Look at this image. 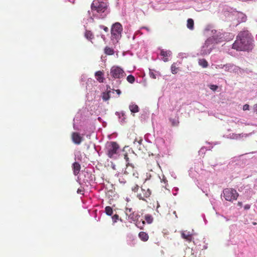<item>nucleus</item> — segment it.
<instances>
[{"mask_svg":"<svg viewBox=\"0 0 257 257\" xmlns=\"http://www.w3.org/2000/svg\"><path fill=\"white\" fill-rule=\"evenodd\" d=\"M253 48V38L248 31L240 32L232 44V48L237 51L249 52Z\"/></svg>","mask_w":257,"mask_h":257,"instance_id":"f257e3e1","label":"nucleus"},{"mask_svg":"<svg viewBox=\"0 0 257 257\" xmlns=\"http://www.w3.org/2000/svg\"><path fill=\"white\" fill-rule=\"evenodd\" d=\"M119 149V145L116 142H107L105 147V153L109 158L116 159Z\"/></svg>","mask_w":257,"mask_h":257,"instance_id":"f03ea898","label":"nucleus"},{"mask_svg":"<svg viewBox=\"0 0 257 257\" xmlns=\"http://www.w3.org/2000/svg\"><path fill=\"white\" fill-rule=\"evenodd\" d=\"M122 31V27L119 23L116 22L113 24L111 28V40L119 39Z\"/></svg>","mask_w":257,"mask_h":257,"instance_id":"7ed1b4c3","label":"nucleus"},{"mask_svg":"<svg viewBox=\"0 0 257 257\" xmlns=\"http://www.w3.org/2000/svg\"><path fill=\"white\" fill-rule=\"evenodd\" d=\"M223 196L227 201H232L236 200L238 194L234 189L226 188L223 191Z\"/></svg>","mask_w":257,"mask_h":257,"instance_id":"20e7f679","label":"nucleus"},{"mask_svg":"<svg viewBox=\"0 0 257 257\" xmlns=\"http://www.w3.org/2000/svg\"><path fill=\"white\" fill-rule=\"evenodd\" d=\"M92 11H96L97 13H103L107 9L106 4L104 2H100L94 1L91 5Z\"/></svg>","mask_w":257,"mask_h":257,"instance_id":"39448f33","label":"nucleus"},{"mask_svg":"<svg viewBox=\"0 0 257 257\" xmlns=\"http://www.w3.org/2000/svg\"><path fill=\"white\" fill-rule=\"evenodd\" d=\"M123 70L118 66H113L110 69L111 75L115 78H120L124 76Z\"/></svg>","mask_w":257,"mask_h":257,"instance_id":"423d86ee","label":"nucleus"},{"mask_svg":"<svg viewBox=\"0 0 257 257\" xmlns=\"http://www.w3.org/2000/svg\"><path fill=\"white\" fill-rule=\"evenodd\" d=\"M240 189L243 191V195L247 199H250L255 194L256 192L253 191L250 186L246 185L242 187H240Z\"/></svg>","mask_w":257,"mask_h":257,"instance_id":"0eeeda50","label":"nucleus"},{"mask_svg":"<svg viewBox=\"0 0 257 257\" xmlns=\"http://www.w3.org/2000/svg\"><path fill=\"white\" fill-rule=\"evenodd\" d=\"M221 68H224L226 71L236 73L238 71L240 67L232 63H227L225 65H221Z\"/></svg>","mask_w":257,"mask_h":257,"instance_id":"6e6552de","label":"nucleus"},{"mask_svg":"<svg viewBox=\"0 0 257 257\" xmlns=\"http://www.w3.org/2000/svg\"><path fill=\"white\" fill-rule=\"evenodd\" d=\"M213 49V47H208L204 44L201 48L200 54L202 56L208 55L211 53Z\"/></svg>","mask_w":257,"mask_h":257,"instance_id":"1a4fd4ad","label":"nucleus"},{"mask_svg":"<svg viewBox=\"0 0 257 257\" xmlns=\"http://www.w3.org/2000/svg\"><path fill=\"white\" fill-rule=\"evenodd\" d=\"M72 140L73 142L76 145H79L82 141V138L77 133L72 134Z\"/></svg>","mask_w":257,"mask_h":257,"instance_id":"9d476101","label":"nucleus"},{"mask_svg":"<svg viewBox=\"0 0 257 257\" xmlns=\"http://www.w3.org/2000/svg\"><path fill=\"white\" fill-rule=\"evenodd\" d=\"M160 55L164 57L163 61L166 62L169 61L167 57L171 56L172 55V52L170 50L165 51L162 49L161 50Z\"/></svg>","mask_w":257,"mask_h":257,"instance_id":"9b49d317","label":"nucleus"},{"mask_svg":"<svg viewBox=\"0 0 257 257\" xmlns=\"http://www.w3.org/2000/svg\"><path fill=\"white\" fill-rule=\"evenodd\" d=\"M217 43H218V38H217V37L213 38L211 37H209L204 43V44L208 47H210V46L211 44Z\"/></svg>","mask_w":257,"mask_h":257,"instance_id":"f8f14e48","label":"nucleus"},{"mask_svg":"<svg viewBox=\"0 0 257 257\" xmlns=\"http://www.w3.org/2000/svg\"><path fill=\"white\" fill-rule=\"evenodd\" d=\"M115 114L118 116L119 121L121 124H123L126 122V117L124 111H121V112L116 111Z\"/></svg>","mask_w":257,"mask_h":257,"instance_id":"ddd939ff","label":"nucleus"},{"mask_svg":"<svg viewBox=\"0 0 257 257\" xmlns=\"http://www.w3.org/2000/svg\"><path fill=\"white\" fill-rule=\"evenodd\" d=\"M72 167L74 175L75 176L79 174L80 170V165L79 164V163L75 162L74 163H73Z\"/></svg>","mask_w":257,"mask_h":257,"instance_id":"4468645a","label":"nucleus"},{"mask_svg":"<svg viewBox=\"0 0 257 257\" xmlns=\"http://www.w3.org/2000/svg\"><path fill=\"white\" fill-rule=\"evenodd\" d=\"M210 35H211V37L212 38H214L217 37V38H218V43L221 41V39L222 38V37L221 36L222 34L220 33V32H217L215 30H212L211 31Z\"/></svg>","mask_w":257,"mask_h":257,"instance_id":"2eb2a0df","label":"nucleus"},{"mask_svg":"<svg viewBox=\"0 0 257 257\" xmlns=\"http://www.w3.org/2000/svg\"><path fill=\"white\" fill-rule=\"evenodd\" d=\"M129 109L132 113L138 112L140 110L139 106L133 103H131L130 105Z\"/></svg>","mask_w":257,"mask_h":257,"instance_id":"dca6fc26","label":"nucleus"},{"mask_svg":"<svg viewBox=\"0 0 257 257\" xmlns=\"http://www.w3.org/2000/svg\"><path fill=\"white\" fill-rule=\"evenodd\" d=\"M139 236L141 239L144 241H146L149 239L148 234L145 232H140L139 234Z\"/></svg>","mask_w":257,"mask_h":257,"instance_id":"f3484780","label":"nucleus"},{"mask_svg":"<svg viewBox=\"0 0 257 257\" xmlns=\"http://www.w3.org/2000/svg\"><path fill=\"white\" fill-rule=\"evenodd\" d=\"M187 28L191 30L194 29V21L192 19H188L187 23Z\"/></svg>","mask_w":257,"mask_h":257,"instance_id":"a211bd4d","label":"nucleus"},{"mask_svg":"<svg viewBox=\"0 0 257 257\" xmlns=\"http://www.w3.org/2000/svg\"><path fill=\"white\" fill-rule=\"evenodd\" d=\"M246 19H247V17H246V15H244V14L240 13L238 14V19L239 22H240V23L244 22L246 21Z\"/></svg>","mask_w":257,"mask_h":257,"instance_id":"6ab92c4d","label":"nucleus"},{"mask_svg":"<svg viewBox=\"0 0 257 257\" xmlns=\"http://www.w3.org/2000/svg\"><path fill=\"white\" fill-rule=\"evenodd\" d=\"M198 63L199 65L203 68H206L208 65L207 61L204 59H199Z\"/></svg>","mask_w":257,"mask_h":257,"instance_id":"aec40b11","label":"nucleus"},{"mask_svg":"<svg viewBox=\"0 0 257 257\" xmlns=\"http://www.w3.org/2000/svg\"><path fill=\"white\" fill-rule=\"evenodd\" d=\"M85 37L89 40H91L93 38V35L91 31L86 30L85 33Z\"/></svg>","mask_w":257,"mask_h":257,"instance_id":"412c9836","label":"nucleus"},{"mask_svg":"<svg viewBox=\"0 0 257 257\" xmlns=\"http://www.w3.org/2000/svg\"><path fill=\"white\" fill-rule=\"evenodd\" d=\"M111 91L109 90H108L106 92H103L102 93V99L104 101H107L108 100L110 97V93Z\"/></svg>","mask_w":257,"mask_h":257,"instance_id":"4be33fe9","label":"nucleus"},{"mask_svg":"<svg viewBox=\"0 0 257 257\" xmlns=\"http://www.w3.org/2000/svg\"><path fill=\"white\" fill-rule=\"evenodd\" d=\"M102 73L100 71H96L95 73V75L96 76H97L98 78H97V80L99 82H103V78L102 77Z\"/></svg>","mask_w":257,"mask_h":257,"instance_id":"5701e85b","label":"nucleus"},{"mask_svg":"<svg viewBox=\"0 0 257 257\" xmlns=\"http://www.w3.org/2000/svg\"><path fill=\"white\" fill-rule=\"evenodd\" d=\"M181 236L182 238L186 239L189 241L191 240V235L190 234L189 232H188L187 233H185L184 232H182L181 234Z\"/></svg>","mask_w":257,"mask_h":257,"instance_id":"b1692460","label":"nucleus"},{"mask_svg":"<svg viewBox=\"0 0 257 257\" xmlns=\"http://www.w3.org/2000/svg\"><path fill=\"white\" fill-rule=\"evenodd\" d=\"M104 53L105 54L109 55H113L114 54V50L112 48L106 47L104 48Z\"/></svg>","mask_w":257,"mask_h":257,"instance_id":"393cba45","label":"nucleus"},{"mask_svg":"<svg viewBox=\"0 0 257 257\" xmlns=\"http://www.w3.org/2000/svg\"><path fill=\"white\" fill-rule=\"evenodd\" d=\"M105 212L107 215L108 216H111L112 215L113 213V210L111 207L110 206H106L105 208Z\"/></svg>","mask_w":257,"mask_h":257,"instance_id":"a878e982","label":"nucleus"},{"mask_svg":"<svg viewBox=\"0 0 257 257\" xmlns=\"http://www.w3.org/2000/svg\"><path fill=\"white\" fill-rule=\"evenodd\" d=\"M145 219L148 224H151L153 221V218L150 214H147L145 215Z\"/></svg>","mask_w":257,"mask_h":257,"instance_id":"bb28decb","label":"nucleus"},{"mask_svg":"<svg viewBox=\"0 0 257 257\" xmlns=\"http://www.w3.org/2000/svg\"><path fill=\"white\" fill-rule=\"evenodd\" d=\"M243 136V135L242 134H232L231 135V136H230V138L232 139L238 140V139H240L241 137H242Z\"/></svg>","mask_w":257,"mask_h":257,"instance_id":"cd10ccee","label":"nucleus"},{"mask_svg":"<svg viewBox=\"0 0 257 257\" xmlns=\"http://www.w3.org/2000/svg\"><path fill=\"white\" fill-rule=\"evenodd\" d=\"M126 79L130 83H133L135 81V77L132 75H129L127 77Z\"/></svg>","mask_w":257,"mask_h":257,"instance_id":"c85d7f7f","label":"nucleus"},{"mask_svg":"<svg viewBox=\"0 0 257 257\" xmlns=\"http://www.w3.org/2000/svg\"><path fill=\"white\" fill-rule=\"evenodd\" d=\"M139 217H140V215H139L138 214L135 215L134 212L131 214L129 216L130 219H131L133 221H135L136 219H138Z\"/></svg>","mask_w":257,"mask_h":257,"instance_id":"c756f323","label":"nucleus"},{"mask_svg":"<svg viewBox=\"0 0 257 257\" xmlns=\"http://www.w3.org/2000/svg\"><path fill=\"white\" fill-rule=\"evenodd\" d=\"M170 121L172 123V125L173 126H177L179 123L178 120L175 119L170 118Z\"/></svg>","mask_w":257,"mask_h":257,"instance_id":"7c9ffc66","label":"nucleus"},{"mask_svg":"<svg viewBox=\"0 0 257 257\" xmlns=\"http://www.w3.org/2000/svg\"><path fill=\"white\" fill-rule=\"evenodd\" d=\"M171 72L173 74H176L177 73V68L176 67L174 64H173L171 66Z\"/></svg>","mask_w":257,"mask_h":257,"instance_id":"2f4dec72","label":"nucleus"},{"mask_svg":"<svg viewBox=\"0 0 257 257\" xmlns=\"http://www.w3.org/2000/svg\"><path fill=\"white\" fill-rule=\"evenodd\" d=\"M209 87L212 90L215 91V90H216L218 89V86L217 85H216L210 84V85H209Z\"/></svg>","mask_w":257,"mask_h":257,"instance_id":"473e14b6","label":"nucleus"},{"mask_svg":"<svg viewBox=\"0 0 257 257\" xmlns=\"http://www.w3.org/2000/svg\"><path fill=\"white\" fill-rule=\"evenodd\" d=\"M118 219H119V216L117 214H115L113 216H112V219L114 223L116 222L117 221V220H118Z\"/></svg>","mask_w":257,"mask_h":257,"instance_id":"72a5a7b5","label":"nucleus"},{"mask_svg":"<svg viewBox=\"0 0 257 257\" xmlns=\"http://www.w3.org/2000/svg\"><path fill=\"white\" fill-rule=\"evenodd\" d=\"M124 159H125L126 162L127 163V165H130V166H132V164H130V163H128V162H129V158L128 157L127 153H125V154H124Z\"/></svg>","mask_w":257,"mask_h":257,"instance_id":"f704fd0d","label":"nucleus"},{"mask_svg":"<svg viewBox=\"0 0 257 257\" xmlns=\"http://www.w3.org/2000/svg\"><path fill=\"white\" fill-rule=\"evenodd\" d=\"M151 194V192L150 191V190L149 189H148L147 191V192H145V193L144 194V196L145 197H149L150 195Z\"/></svg>","mask_w":257,"mask_h":257,"instance_id":"c9c22d12","label":"nucleus"},{"mask_svg":"<svg viewBox=\"0 0 257 257\" xmlns=\"http://www.w3.org/2000/svg\"><path fill=\"white\" fill-rule=\"evenodd\" d=\"M99 28L101 29H103L106 32L108 31V28L103 25H100Z\"/></svg>","mask_w":257,"mask_h":257,"instance_id":"e433bc0d","label":"nucleus"},{"mask_svg":"<svg viewBox=\"0 0 257 257\" xmlns=\"http://www.w3.org/2000/svg\"><path fill=\"white\" fill-rule=\"evenodd\" d=\"M149 75L152 78H156V75L153 72H152L151 70H150Z\"/></svg>","mask_w":257,"mask_h":257,"instance_id":"4c0bfd02","label":"nucleus"},{"mask_svg":"<svg viewBox=\"0 0 257 257\" xmlns=\"http://www.w3.org/2000/svg\"><path fill=\"white\" fill-rule=\"evenodd\" d=\"M249 105L247 104H245L243 106V110H249Z\"/></svg>","mask_w":257,"mask_h":257,"instance_id":"58836bf2","label":"nucleus"},{"mask_svg":"<svg viewBox=\"0 0 257 257\" xmlns=\"http://www.w3.org/2000/svg\"><path fill=\"white\" fill-rule=\"evenodd\" d=\"M86 174H87L88 176H89V177H88V178H89V180H86V181H87V182H88V181H90L92 180V179H93V175H92L91 174H89V173H87V172H86Z\"/></svg>","mask_w":257,"mask_h":257,"instance_id":"ea45409f","label":"nucleus"},{"mask_svg":"<svg viewBox=\"0 0 257 257\" xmlns=\"http://www.w3.org/2000/svg\"><path fill=\"white\" fill-rule=\"evenodd\" d=\"M244 71L245 72V73H247L248 74H249L250 73H252V71L251 70H249L248 68L244 69Z\"/></svg>","mask_w":257,"mask_h":257,"instance_id":"a19ab883","label":"nucleus"},{"mask_svg":"<svg viewBox=\"0 0 257 257\" xmlns=\"http://www.w3.org/2000/svg\"><path fill=\"white\" fill-rule=\"evenodd\" d=\"M139 189L138 185H136L135 187L132 188V190L134 192H137Z\"/></svg>","mask_w":257,"mask_h":257,"instance_id":"79ce46f5","label":"nucleus"},{"mask_svg":"<svg viewBox=\"0 0 257 257\" xmlns=\"http://www.w3.org/2000/svg\"><path fill=\"white\" fill-rule=\"evenodd\" d=\"M253 188L254 190H257V179L254 181V184L253 186Z\"/></svg>","mask_w":257,"mask_h":257,"instance_id":"37998d69","label":"nucleus"},{"mask_svg":"<svg viewBox=\"0 0 257 257\" xmlns=\"http://www.w3.org/2000/svg\"><path fill=\"white\" fill-rule=\"evenodd\" d=\"M244 70V69H241V68H240V69L238 70L239 73L240 74H242L243 73H245Z\"/></svg>","mask_w":257,"mask_h":257,"instance_id":"c03bdc74","label":"nucleus"},{"mask_svg":"<svg viewBox=\"0 0 257 257\" xmlns=\"http://www.w3.org/2000/svg\"><path fill=\"white\" fill-rule=\"evenodd\" d=\"M250 205H249V204H246L244 206V209L245 210H248L249 209H250Z\"/></svg>","mask_w":257,"mask_h":257,"instance_id":"a18cd8bd","label":"nucleus"},{"mask_svg":"<svg viewBox=\"0 0 257 257\" xmlns=\"http://www.w3.org/2000/svg\"><path fill=\"white\" fill-rule=\"evenodd\" d=\"M137 197L139 198V199L146 201V200L142 197L141 194H138Z\"/></svg>","mask_w":257,"mask_h":257,"instance_id":"49530a36","label":"nucleus"},{"mask_svg":"<svg viewBox=\"0 0 257 257\" xmlns=\"http://www.w3.org/2000/svg\"><path fill=\"white\" fill-rule=\"evenodd\" d=\"M253 110L257 113V103L253 105Z\"/></svg>","mask_w":257,"mask_h":257,"instance_id":"de8ad7c7","label":"nucleus"},{"mask_svg":"<svg viewBox=\"0 0 257 257\" xmlns=\"http://www.w3.org/2000/svg\"><path fill=\"white\" fill-rule=\"evenodd\" d=\"M73 128L75 130H79L78 126L76 125L75 123H73Z\"/></svg>","mask_w":257,"mask_h":257,"instance_id":"09e8293b","label":"nucleus"},{"mask_svg":"<svg viewBox=\"0 0 257 257\" xmlns=\"http://www.w3.org/2000/svg\"><path fill=\"white\" fill-rule=\"evenodd\" d=\"M113 91H115L118 95H120L121 94V91L119 89L114 90L113 89Z\"/></svg>","mask_w":257,"mask_h":257,"instance_id":"8fccbe9b","label":"nucleus"},{"mask_svg":"<svg viewBox=\"0 0 257 257\" xmlns=\"http://www.w3.org/2000/svg\"><path fill=\"white\" fill-rule=\"evenodd\" d=\"M141 29H146L148 32H150V29L147 27H143Z\"/></svg>","mask_w":257,"mask_h":257,"instance_id":"3c124183","label":"nucleus"},{"mask_svg":"<svg viewBox=\"0 0 257 257\" xmlns=\"http://www.w3.org/2000/svg\"><path fill=\"white\" fill-rule=\"evenodd\" d=\"M137 142L140 145L142 143V140H140L139 141H137L136 140H135L134 143Z\"/></svg>","mask_w":257,"mask_h":257,"instance_id":"603ef678","label":"nucleus"},{"mask_svg":"<svg viewBox=\"0 0 257 257\" xmlns=\"http://www.w3.org/2000/svg\"><path fill=\"white\" fill-rule=\"evenodd\" d=\"M237 205L240 207L242 206V203L241 202H238V203H237Z\"/></svg>","mask_w":257,"mask_h":257,"instance_id":"864d4df0","label":"nucleus"},{"mask_svg":"<svg viewBox=\"0 0 257 257\" xmlns=\"http://www.w3.org/2000/svg\"><path fill=\"white\" fill-rule=\"evenodd\" d=\"M101 37L102 39L104 41H105V37L104 35H101Z\"/></svg>","mask_w":257,"mask_h":257,"instance_id":"5fc2aeb1","label":"nucleus"},{"mask_svg":"<svg viewBox=\"0 0 257 257\" xmlns=\"http://www.w3.org/2000/svg\"><path fill=\"white\" fill-rule=\"evenodd\" d=\"M126 211L128 210L129 212H131L132 211V208H129V209L126 208Z\"/></svg>","mask_w":257,"mask_h":257,"instance_id":"6e6d98bb","label":"nucleus"},{"mask_svg":"<svg viewBox=\"0 0 257 257\" xmlns=\"http://www.w3.org/2000/svg\"><path fill=\"white\" fill-rule=\"evenodd\" d=\"M109 90L111 91V88H110V86H107V91L108 90Z\"/></svg>","mask_w":257,"mask_h":257,"instance_id":"4d7b16f0","label":"nucleus"},{"mask_svg":"<svg viewBox=\"0 0 257 257\" xmlns=\"http://www.w3.org/2000/svg\"><path fill=\"white\" fill-rule=\"evenodd\" d=\"M77 193H81V190L80 189H78L77 190Z\"/></svg>","mask_w":257,"mask_h":257,"instance_id":"13d9d810","label":"nucleus"},{"mask_svg":"<svg viewBox=\"0 0 257 257\" xmlns=\"http://www.w3.org/2000/svg\"><path fill=\"white\" fill-rule=\"evenodd\" d=\"M140 224H141V222H139V223H137V224L136 225L138 226V227H140Z\"/></svg>","mask_w":257,"mask_h":257,"instance_id":"bf43d9fd","label":"nucleus"},{"mask_svg":"<svg viewBox=\"0 0 257 257\" xmlns=\"http://www.w3.org/2000/svg\"><path fill=\"white\" fill-rule=\"evenodd\" d=\"M142 224L144 225L145 224V221L143 220L142 222Z\"/></svg>","mask_w":257,"mask_h":257,"instance_id":"052dcab7","label":"nucleus"},{"mask_svg":"<svg viewBox=\"0 0 257 257\" xmlns=\"http://www.w3.org/2000/svg\"><path fill=\"white\" fill-rule=\"evenodd\" d=\"M173 214H174V215H176V217H177L176 211H174Z\"/></svg>","mask_w":257,"mask_h":257,"instance_id":"680f3d73","label":"nucleus"},{"mask_svg":"<svg viewBox=\"0 0 257 257\" xmlns=\"http://www.w3.org/2000/svg\"><path fill=\"white\" fill-rule=\"evenodd\" d=\"M112 168H113L114 170H115V165H113V166H112Z\"/></svg>","mask_w":257,"mask_h":257,"instance_id":"e2e57ef3","label":"nucleus"},{"mask_svg":"<svg viewBox=\"0 0 257 257\" xmlns=\"http://www.w3.org/2000/svg\"><path fill=\"white\" fill-rule=\"evenodd\" d=\"M252 224H253V225H255V224H256V222H253L252 223Z\"/></svg>","mask_w":257,"mask_h":257,"instance_id":"0e129e2a","label":"nucleus"},{"mask_svg":"<svg viewBox=\"0 0 257 257\" xmlns=\"http://www.w3.org/2000/svg\"><path fill=\"white\" fill-rule=\"evenodd\" d=\"M209 30L208 29H207V28L205 29V31H208Z\"/></svg>","mask_w":257,"mask_h":257,"instance_id":"69168bd1","label":"nucleus"}]
</instances>
